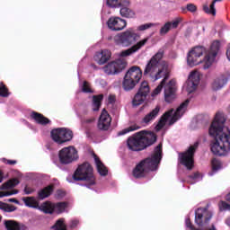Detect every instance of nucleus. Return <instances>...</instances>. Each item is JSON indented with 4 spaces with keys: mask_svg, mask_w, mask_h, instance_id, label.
<instances>
[{
    "mask_svg": "<svg viewBox=\"0 0 230 230\" xmlns=\"http://www.w3.org/2000/svg\"><path fill=\"white\" fill-rule=\"evenodd\" d=\"M164 57V51L159 50L155 56H153L146 63L143 75L145 78L150 80V82H157V80H163L158 86L152 93V96H157L163 87H164V100L167 103H172L175 100V93L177 86L175 85V80L172 79L166 84V80L170 78V68L168 62L163 60Z\"/></svg>",
    "mask_w": 230,
    "mask_h": 230,
    "instance_id": "obj_1",
    "label": "nucleus"
},
{
    "mask_svg": "<svg viewBox=\"0 0 230 230\" xmlns=\"http://www.w3.org/2000/svg\"><path fill=\"white\" fill-rule=\"evenodd\" d=\"M224 123L226 118L221 113H217L209 128V135L214 137L211 152L215 155H226L230 151V131Z\"/></svg>",
    "mask_w": 230,
    "mask_h": 230,
    "instance_id": "obj_2",
    "label": "nucleus"
},
{
    "mask_svg": "<svg viewBox=\"0 0 230 230\" xmlns=\"http://www.w3.org/2000/svg\"><path fill=\"white\" fill-rule=\"evenodd\" d=\"M163 159V144H159L151 156L142 160L133 170V176L136 179H141L145 177L148 172H155L159 168V164Z\"/></svg>",
    "mask_w": 230,
    "mask_h": 230,
    "instance_id": "obj_3",
    "label": "nucleus"
},
{
    "mask_svg": "<svg viewBox=\"0 0 230 230\" xmlns=\"http://www.w3.org/2000/svg\"><path fill=\"white\" fill-rule=\"evenodd\" d=\"M157 141V137L154 132L140 131L129 137L127 140V145L129 150L133 152H141L145 148H148Z\"/></svg>",
    "mask_w": 230,
    "mask_h": 230,
    "instance_id": "obj_4",
    "label": "nucleus"
},
{
    "mask_svg": "<svg viewBox=\"0 0 230 230\" xmlns=\"http://www.w3.org/2000/svg\"><path fill=\"white\" fill-rule=\"evenodd\" d=\"M188 105H190V99H187L183 102L175 111L173 109L166 111L160 119L158 124L155 126V130L159 132L166 125L168 121V125L172 127L174 123H177L182 116H184V112H186V109H188Z\"/></svg>",
    "mask_w": 230,
    "mask_h": 230,
    "instance_id": "obj_5",
    "label": "nucleus"
},
{
    "mask_svg": "<svg viewBox=\"0 0 230 230\" xmlns=\"http://www.w3.org/2000/svg\"><path fill=\"white\" fill-rule=\"evenodd\" d=\"M72 179L74 181H84L86 188H91L96 184V178L94 177V170L91 164L85 162L80 164L74 172Z\"/></svg>",
    "mask_w": 230,
    "mask_h": 230,
    "instance_id": "obj_6",
    "label": "nucleus"
},
{
    "mask_svg": "<svg viewBox=\"0 0 230 230\" xmlns=\"http://www.w3.org/2000/svg\"><path fill=\"white\" fill-rule=\"evenodd\" d=\"M143 77V70L139 66H131L126 73L123 82L122 87L124 91H132L134 87H136L137 84H139L141 78Z\"/></svg>",
    "mask_w": 230,
    "mask_h": 230,
    "instance_id": "obj_7",
    "label": "nucleus"
},
{
    "mask_svg": "<svg viewBox=\"0 0 230 230\" xmlns=\"http://www.w3.org/2000/svg\"><path fill=\"white\" fill-rule=\"evenodd\" d=\"M137 37V33H136L134 30L129 29L126 31L118 33L114 37V42L117 46H121L122 48H128V46L136 44Z\"/></svg>",
    "mask_w": 230,
    "mask_h": 230,
    "instance_id": "obj_8",
    "label": "nucleus"
},
{
    "mask_svg": "<svg viewBox=\"0 0 230 230\" xmlns=\"http://www.w3.org/2000/svg\"><path fill=\"white\" fill-rule=\"evenodd\" d=\"M199 148V142L194 143V145L190 146L188 150L183 153H179L180 164L185 166L187 170H193V164L195 161L193 157L195 156V152Z\"/></svg>",
    "mask_w": 230,
    "mask_h": 230,
    "instance_id": "obj_9",
    "label": "nucleus"
},
{
    "mask_svg": "<svg viewBox=\"0 0 230 230\" xmlns=\"http://www.w3.org/2000/svg\"><path fill=\"white\" fill-rule=\"evenodd\" d=\"M50 136L58 145H64L73 139V131L66 128H58L51 130Z\"/></svg>",
    "mask_w": 230,
    "mask_h": 230,
    "instance_id": "obj_10",
    "label": "nucleus"
},
{
    "mask_svg": "<svg viewBox=\"0 0 230 230\" xmlns=\"http://www.w3.org/2000/svg\"><path fill=\"white\" fill-rule=\"evenodd\" d=\"M59 162L61 164H71L78 159V151L74 146L62 148L58 153Z\"/></svg>",
    "mask_w": 230,
    "mask_h": 230,
    "instance_id": "obj_11",
    "label": "nucleus"
},
{
    "mask_svg": "<svg viewBox=\"0 0 230 230\" xmlns=\"http://www.w3.org/2000/svg\"><path fill=\"white\" fill-rule=\"evenodd\" d=\"M150 93V85H148V82L143 81L138 88V92L135 94L132 105L133 107H139V105H143L145 100H146V96Z\"/></svg>",
    "mask_w": 230,
    "mask_h": 230,
    "instance_id": "obj_12",
    "label": "nucleus"
},
{
    "mask_svg": "<svg viewBox=\"0 0 230 230\" xmlns=\"http://www.w3.org/2000/svg\"><path fill=\"white\" fill-rule=\"evenodd\" d=\"M66 208H67V203L66 202L53 204L49 201H46L40 205V209L46 215H53L55 212L58 214L64 213Z\"/></svg>",
    "mask_w": 230,
    "mask_h": 230,
    "instance_id": "obj_13",
    "label": "nucleus"
},
{
    "mask_svg": "<svg viewBox=\"0 0 230 230\" xmlns=\"http://www.w3.org/2000/svg\"><path fill=\"white\" fill-rule=\"evenodd\" d=\"M218 49H220V41H213L210 46V50L206 52L205 58L203 59L204 69H209V67H211L212 64L215 62V58H217V55H218Z\"/></svg>",
    "mask_w": 230,
    "mask_h": 230,
    "instance_id": "obj_14",
    "label": "nucleus"
},
{
    "mask_svg": "<svg viewBox=\"0 0 230 230\" xmlns=\"http://www.w3.org/2000/svg\"><path fill=\"white\" fill-rule=\"evenodd\" d=\"M127 67V60L125 58H119L115 61L108 63L104 67L106 75H118Z\"/></svg>",
    "mask_w": 230,
    "mask_h": 230,
    "instance_id": "obj_15",
    "label": "nucleus"
},
{
    "mask_svg": "<svg viewBox=\"0 0 230 230\" xmlns=\"http://www.w3.org/2000/svg\"><path fill=\"white\" fill-rule=\"evenodd\" d=\"M202 46L194 47L187 55V64L190 67L202 64Z\"/></svg>",
    "mask_w": 230,
    "mask_h": 230,
    "instance_id": "obj_16",
    "label": "nucleus"
},
{
    "mask_svg": "<svg viewBox=\"0 0 230 230\" xmlns=\"http://www.w3.org/2000/svg\"><path fill=\"white\" fill-rule=\"evenodd\" d=\"M199 84H200V73L197 71H191L186 82L187 93L191 94V93L195 92Z\"/></svg>",
    "mask_w": 230,
    "mask_h": 230,
    "instance_id": "obj_17",
    "label": "nucleus"
},
{
    "mask_svg": "<svg viewBox=\"0 0 230 230\" xmlns=\"http://www.w3.org/2000/svg\"><path fill=\"white\" fill-rule=\"evenodd\" d=\"M108 28L112 31H121V30H125L127 28V21L119 18V17H111L108 22Z\"/></svg>",
    "mask_w": 230,
    "mask_h": 230,
    "instance_id": "obj_18",
    "label": "nucleus"
},
{
    "mask_svg": "<svg viewBox=\"0 0 230 230\" xmlns=\"http://www.w3.org/2000/svg\"><path fill=\"white\" fill-rule=\"evenodd\" d=\"M111 123H112V119L109 115V112H107V110L103 109L97 124L99 130H109L111 128Z\"/></svg>",
    "mask_w": 230,
    "mask_h": 230,
    "instance_id": "obj_19",
    "label": "nucleus"
},
{
    "mask_svg": "<svg viewBox=\"0 0 230 230\" xmlns=\"http://www.w3.org/2000/svg\"><path fill=\"white\" fill-rule=\"evenodd\" d=\"M146 42H148V38H145L144 40L137 42V44L133 45L131 48L121 51L119 56L120 57L119 58H124L125 57H130V55L137 53V51H139L141 48H143Z\"/></svg>",
    "mask_w": 230,
    "mask_h": 230,
    "instance_id": "obj_20",
    "label": "nucleus"
},
{
    "mask_svg": "<svg viewBox=\"0 0 230 230\" xmlns=\"http://www.w3.org/2000/svg\"><path fill=\"white\" fill-rule=\"evenodd\" d=\"M111 56H112V54L111 53L110 50L104 49V50L95 53L93 59L100 66H103V64H107V62H109V60H111Z\"/></svg>",
    "mask_w": 230,
    "mask_h": 230,
    "instance_id": "obj_21",
    "label": "nucleus"
},
{
    "mask_svg": "<svg viewBox=\"0 0 230 230\" xmlns=\"http://www.w3.org/2000/svg\"><path fill=\"white\" fill-rule=\"evenodd\" d=\"M161 111V107L156 106L153 111L147 113L142 119V123L145 125H150L151 121H154L157 116H159V112Z\"/></svg>",
    "mask_w": 230,
    "mask_h": 230,
    "instance_id": "obj_22",
    "label": "nucleus"
},
{
    "mask_svg": "<svg viewBox=\"0 0 230 230\" xmlns=\"http://www.w3.org/2000/svg\"><path fill=\"white\" fill-rule=\"evenodd\" d=\"M93 159L96 164L98 173H100V175H102V177H105L109 173V170H107V167H105V164L102 163V160H100L98 155L93 154Z\"/></svg>",
    "mask_w": 230,
    "mask_h": 230,
    "instance_id": "obj_23",
    "label": "nucleus"
},
{
    "mask_svg": "<svg viewBox=\"0 0 230 230\" xmlns=\"http://www.w3.org/2000/svg\"><path fill=\"white\" fill-rule=\"evenodd\" d=\"M179 20H175L173 22H166L160 30V35H166L170 31V30L175 29L179 26Z\"/></svg>",
    "mask_w": 230,
    "mask_h": 230,
    "instance_id": "obj_24",
    "label": "nucleus"
},
{
    "mask_svg": "<svg viewBox=\"0 0 230 230\" xmlns=\"http://www.w3.org/2000/svg\"><path fill=\"white\" fill-rule=\"evenodd\" d=\"M31 118H32V119H34L36 121V123H38L39 125H48V123H50L49 119L44 117V115L40 114V113H37L35 111H33L31 114Z\"/></svg>",
    "mask_w": 230,
    "mask_h": 230,
    "instance_id": "obj_25",
    "label": "nucleus"
},
{
    "mask_svg": "<svg viewBox=\"0 0 230 230\" xmlns=\"http://www.w3.org/2000/svg\"><path fill=\"white\" fill-rule=\"evenodd\" d=\"M22 201L24 202L25 206H27V208L40 209V206H39V201H37V199H35V197L22 198Z\"/></svg>",
    "mask_w": 230,
    "mask_h": 230,
    "instance_id": "obj_26",
    "label": "nucleus"
},
{
    "mask_svg": "<svg viewBox=\"0 0 230 230\" xmlns=\"http://www.w3.org/2000/svg\"><path fill=\"white\" fill-rule=\"evenodd\" d=\"M107 4L110 8H119L120 6H128V0H107Z\"/></svg>",
    "mask_w": 230,
    "mask_h": 230,
    "instance_id": "obj_27",
    "label": "nucleus"
},
{
    "mask_svg": "<svg viewBox=\"0 0 230 230\" xmlns=\"http://www.w3.org/2000/svg\"><path fill=\"white\" fill-rule=\"evenodd\" d=\"M103 100V95H93V104H92V110L93 112H98L100 111V108L102 107V101Z\"/></svg>",
    "mask_w": 230,
    "mask_h": 230,
    "instance_id": "obj_28",
    "label": "nucleus"
},
{
    "mask_svg": "<svg viewBox=\"0 0 230 230\" xmlns=\"http://www.w3.org/2000/svg\"><path fill=\"white\" fill-rule=\"evenodd\" d=\"M51 193H53V186L49 185V186H47L44 189L40 190L38 192V197H39L40 200H44V199H48V197H49V195H51Z\"/></svg>",
    "mask_w": 230,
    "mask_h": 230,
    "instance_id": "obj_29",
    "label": "nucleus"
},
{
    "mask_svg": "<svg viewBox=\"0 0 230 230\" xmlns=\"http://www.w3.org/2000/svg\"><path fill=\"white\" fill-rule=\"evenodd\" d=\"M120 15L121 17H126L127 19H132L136 13L134 11H132L130 8H128V5H120Z\"/></svg>",
    "mask_w": 230,
    "mask_h": 230,
    "instance_id": "obj_30",
    "label": "nucleus"
},
{
    "mask_svg": "<svg viewBox=\"0 0 230 230\" xmlns=\"http://www.w3.org/2000/svg\"><path fill=\"white\" fill-rule=\"evenodd\" d=\"M220 1L222 0H214L210 4V6L204 5L203 10L205 13H208V15H213V16L217 15V9L215 8V4L217 3H219Z\"/></svg>",
    "mask_w": 230,
    "mask_h": 230,
    "instance_id": "obj_31",
    "label": "nucleus"
},
{
    "mask_svg": "<svg viewBox=\"0 0 230 230\" xmlns=\"http://www.w3.org/2000/svg\"><path fill=\"white\" fill-rule=\"evenodd\" d=\"M19 180L17 178H13L9 180L1 185L0 190H11V188H15L19 184Z\"/></svg>",
    "mask_w": 230,
    "mask_h": 230,
    "instance_id": "obj_32",
    "label": "nucleus"
},
{
    "mask_svg": "<svg viewBox=\"0 0 230 230\" xmlns=\"http://www.w3.org/2000/svg\"><path fill=\"white\" fill-rule=\"evenodd\" d=\"M4 225L7 230H20L21 226L13 220H4Z\"/></svg>",
    "mask_w": 230,
    "mask_h": 230,
    "instance_id": "obj_33",
    "label": "nucleus"
},
{
    "mask_svg": "<svg viewBox=\"0 0 230 230\" xmlns=\"http://www.w3.org/2000/svg\"><path fill=\"white\" fill-rule=\"evenodd\" d=\"M201 177L199 172H194L187 177V182L189 184H196V182L200 181Z\"/></svg>",
    "mask_w": 230,
    "mask_h": 230,
    "instance_id": "obj_34",
    "label": "nucleus"
},
{
    "mask_svg": "<svg viewBox=\"0 0 230 230\" xmlns=\"http://www.w3.org/2000/svg\"><path fill=\"white\" fill-rule=\"evenodd\" d=\"M139 128H141V127L135 124L119 131L118 133V136H125V134H128V132H134L136 130H139Z\"/></svg>",
    "mask_w": 230,
    "mask_h": 230,
    "instance_id": "obj_35",
    "label": "nucleus"
},
{
    "mask_svg": "<svg viewBox=\"0 0 230 230\" xmlns=\"http://www.w3.org/2000/svg\"><path fill=\"white\" fill-rule=\"evenodd\" d=\"M53 230H67V226L64 224V218L58 219L54 226H51Z\"/></svg>",
    "mask_w": 230,
    "mask_h": 230,
    "instance_id": "obj_36",
    "label": "nucleus"
},
{
    "mask_svg": "<svg viewBox=\"0 0 230 230\" xmlns=\"http://www.w3.org/2000/svg\"><path fill=\"white\" fill-rule=\"evenodd\" d=\"M226 85V81L224 79H216L212 84V89L214 91H218Z\"/></svg>",
    "mask_w": 230,
    "mask_h": 230,
    "instance_id": "obj_37",
    "label": "nucleus"
},
{
    "mask_svg": "<svg viewBox=\"0 0 230 230\" xmlns=\"http://www.w3.org/2000/svg\"><path fill=\"white\" fill-rule=\"evenodd\" d=\"M195 224H197V226H202V208H199L198 209H196L195 211Z\"/></svg>",
    "mask_w": 230,
    "mask_h": 230,
    "instance_id": "obj_38",
    "label": "nucleus"
},
{
    "mask_svg": "<svg viewBox=\"0 0 230 230\" xmlns=\"http://www.w3.org/2000/svg\"><path fill=\"white\" fill-rule=\"evenodd\" d=\"M0 96L2 98H8L10 96V93H8V88L3 84L0 83Z\"/></svg>",
    "mask_w": 230,
    "mask_h": 230,
    "instance_id": "obj_39",
    "label": "nucleus"
},
{
    "mask_svg": "<svg viewBox=\"0 0 230 230\" xmlns=\"http://www.w3.org/2000/svg\"><path fill=\"white\" fill-rule=\"evenodd\" d=\"M211 164L213 172H217L220 170V168H222V164L220 163V161L217 160V158L212 159Z\"/></svg>",
    "mask_w": 230,
    "mask_h": 230,
    "instance_id": "obj_40",
    "label": "nucleus"
},
{
    "mask_svg": "<svg viewBox=\"0 0 230 230\" xmlns=\"http://www.w3.org/2000/svg\"><path fill=\"white\" fill-rule=\"evenodd\" d=\"M218 208L220 211H230V205L223 200L218 203Z\"/></svg>",
    "mask_w": 230,
    "mask_h": 230,
    "instance_id": "obj_41",
    "label": "nucleus"
},
{
    "mask_svg": "<svg viewBox=\"0 0 230 230\" xmlns=\"http://www.w3.org/2000/svg\"><path fill=\"white\" fill-rule=\"evenodd\" d=\"M81 90L83 93H93V90L91 89V86L87 83V81H84L83 84L81 85Z\"/></svg>",
    "mask_w": 230,
    "mask_h": 230,
    "instance_id": "obj_42",
    "label": "nucleus"
},
{
    "mask_svg": "<svg viewBox=\"0 0 230 230\" xmlns=\"http://www.w3.org/2000/svg\"><path fill=\"white\" fill-rule=\"evenodd\" d=\"M152 26H154V23H145L142 25H139L137 30V31H145L146 30H150V28H152Z\"/></svg>",
    "mask_w": 230,
    "mask_h": 230,
    "instance_id": "obj_43",
    "label": "nucleus"
},
{
    "mask_svg": "<svg viewBox=\"0 0 230 230\" xmlns=\"http://www.w3.org/2000/svg\"><path fill=\"white\" fill-rule=\"evenodd\" d=\"M19 193V190H13V191H0V199H3V197H10L12 195H17Z\"/></svg>",
    "mask_w": 230,
    "mask_h": 230,
    "instance_id": "obj_44",
    "label": "nucleus"
},
{
    "mask_svg": "<svg viewBox=\"0 0 230 230\" xmlns=\"http://www.w3.org/2000/svg\"><path fill=\"white\" fill-rule=\"evenodd\" d=\"M17 209V207L10 204H6L5 208H4V213H13Z\"/></svg>",
    "mask_w": 230,
    "mask_h": 230,
    "instance_id": "obj_45",
    "label": "nucleus"
},
{
    "mask_svg": "<svg viewBox=\"0 0 230 230\" xmlns=\"http://www.w3.org/2000/svg\"><path fill=\"white\" fill-rule=\"evenodd\" d=\"M185 10H187L188 12H190V13H195V12H197V5L193 4H188L186 5Z\"/></svg>",
    "mask_w": 230,
    "mask_h": 230,
    "instance_id": "obj_46",
    "label": "nucleus"
},
{
    "mask_svg": "<svg viewBox=\"0 0 230 230\" xmlns=\"http://www.w3.org/2000/svg\"><path fill=\"white\" fill-rule=\"evenodd\" d=\"M81 123L83 125H91L92 123H94V118L81 119Z\"/></svg>",
    "mask_w": 230,
    "mask_h": 230,
    "instance_id": "obj_47",
    "label": "nucleus"
},
{
    "mask_svg": "<svg viewBox=\"0 0 230 230\" xmlns=\"http://www.w3.org/2000/svg\"><path fill=\"white\" fill-rule=\"evenodd\" d=\"M2 161L3 163H5V164H10V165L17 164V161L15 160H6V158H3Z\"/></svg>",
    "mask_w": 230,
    "mask_h": 230,
    "instance_id": "obj_48",
    "label": "nucleus"
},
{
    "mask_svg": "<svg viewBox=\"0 0 230 230\" xmlns=\"http://www.w3.org/2000/svg\"><path fill=\"white\" fill-rule=\"evenodd\" d=\"M78 224H79L78 219L72 220L69 225L70 229H75V227H76V226H78Z\"/></svg>",
    "mask_w": 230,
    "mask_h": 230,
    "instance_id": "obj_49",
    "label": "nucleus"
},
{
    "mask_svg": "<svg viewBox=\"0 0 230 230\" xmlns=\"http://www.w3.org/2000/svg\"><path fill=\"white\" fill-rule=\"evenodd\" d=\"M33 191H35V190H33V189L31 188V187L26 186V187L24 188V193H25V195H31V193H33Z\"/></svg>",
    "mask_w": 230,
    "mask_h": 230,
    "instance_id": "obj_50",
    "label": "nucleus"
},
{
    "mask_svg": "<svg viewBox=\"0 0 230 230\" xmlns=\"http://www.w3.org/2000/svg\"><path fill=\"white\" fill-rule=\"evenodd\" d=\"M199 124H200V121H199V117L194 118L191 121L192 128H195V127H193L194 125H199Z\"/></svg>",
    "mask_w": 230,
    "mask_h": 230,
    "instance_id": "obj_51",
    "label": "nucleus"
},
{
    "mask_svg": "<svg viewBox=\"0 0 230 230\" xmlns=\"http://www.w3.org/2000/svg\"><path fill=\"white\" fill-rule=\"evenodd\" d=\"M116 102V96H114V95H110L109 97H108V102L109 103H114Z\"/></svg>",
    "mask_w": 230,
    "mask_h": 230,
    "instance_id": "obj_52",
    "label": "nucleus"
},
{
    "mask_svg": "<svg viewBox=\"0 0 230 230\" xmlns=\"http://www.w3.org/2000/svg\"><path fill=\"white\" fill-rule=\"evenodd\" d=\"M66 195V192L62 191V190H58L57 191V197L58 199H62V197H64Z\"/></svg>",
    "mask_w": 230,
    "mask_h": 230,
    "instance_id": "obj_53",
    "label": "nucleus"
},
{
    "mask_svg": "<svg viewBox=\"0 0 230 230\" xmlns=\"http://www.w3.org/2000/svg\"><path fill=\"white\" fill-rule=\"evenodd\" d=\"M6 206V203L3 202V201H0V209L2 211H4V208Z\"/></svg>",
    "mask_w": 230,
    "mask_h": 230,
    "instance_id": "obj_54",
    "label": "nucleus"
},
{
    "mask_svg": "<svg viewBox=\"0 0 230 230\" xmlns=\"http://www.w3.org/2000/svg\"><path fill=\"white\" fill-rule=\"evenodd\" d=\"M7 202H13L14 204H19V200H17L16 199H8Z\"/></svg>",
    "mask_w": 230,
    "mask_h": 230,
    "instance_id": "obj_55",
    "label": "nucleus"
},
{
    "mask_svg": "<svg viewBox=\"0 0 230 230\" xmlns=\"http://www.w3.org/2000/svg\"><path fill=\"white\" fill-rule=\"evenodd\" d=\"M3 172L0 171V184L3 182Z\"/></svg>",
    "mask_w": 230,
    "mask_h": 230,
    "instance_id": "obj_56",
    "label": "nucleus"
},
{
    "mask_svg": "<svg viewBox=\"0 0 230 230\" xmlns=\"http://www.w3.org/2000/svg\"><path fill=\"white\" fill-rule=\"evenodd\" d=\"M226 224H227V226H229V227H230V217L226 220Z\"/></svg>",
    "mask_w": 230,
    "mask_h": 230,
    "instance_id": "obj_57",
    "label": "nucleus"
},
{
    "mask_svg": "<svg viewBox=\"0 0 230 230\" xmlns=\"http://www.w3.org/2000/svg\"><path fill=\"white\" fill-rule=\"evenodd\" d=\"M92 67H93V69H98V67H96V65H92Z\"/></svg>",
    "mask_w": 230,
    "mask_h": 230,
    "instance_id": "obj_58",
    "label": "nucleus"
},
{
    "mask_svg": "<svg viewBox=\"0 0 230 230\" xmlns=\"http://www.w3.org/2000/svg\"><path fill=\"white\" fill-rule=\"evenodd\" d=\"M66 181H68V182H71V181L69 180V178H66Z\"/></svg>",
    "mask_w": 230,
    "mask_h": 230,
    "instance_id": "obj_59",
    "label": "nucleus"
},
{
    "mask_svg": "<svg viewBox=\"0 0 230 230\" xmlns=\"http://www.w3.org/2000/svg\"><path fill=\"white\" fill-rule=\"evenodd\" d=\"M1 218H2V217H1V216H0V222H1Z\"/></svg>",
    "mask_w": 230,
    "mask_h": 230,
    "instance_id": "obj_60",
    "label": "nucleus"
}]
</instances>
